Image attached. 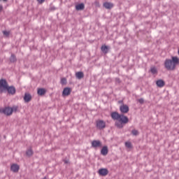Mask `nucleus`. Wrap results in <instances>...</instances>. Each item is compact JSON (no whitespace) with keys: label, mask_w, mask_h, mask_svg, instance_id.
<instances>
[{"label":"nucleus","mask_w":179,"mask_h":179,"mask_svg":"<svg viewBox=\"0 0 179 179\" xmlns=\"http://www.w3.org/2000/svg\"><path fill=\"white\" fill-rule=\"evenodd\" d=\"M24 101L25 103H29L31 101V95L29 93H25L24 96Z\"/></svg>","instance_id":"obj_14"},{"label":"nucleus","mask_w":179,"mask_h":179,"mask_svg":"<svg viewBox=\"0 0 179 179\" xmlns=\"http://www.w3.org/2000/svg\"><path fill=\"white\" fill-rule=\"evenodd\" d=\"M2 9H3V7H2V6H1V10H2Z\"/></svg>","instance_id":"obj_34"},{"label":"nucleus","mask_w":179,"mask_h":179,"mask_svg":"<svg viewBox=\"0 0 179 179\" xmlns=\"http://www.w3.org/2000/svg\"><path fill=\"white\" fill-rule=\"evenodd\" d=\"M98 174H99V176H101L102 177H106V176L108 174V169L104 168L100 169L98 171Z\"/></svg>","instance_id":"obj_6"},{"label":"nucleus","mask_w":179,"mask_h":179,"mask_svg":"<svg viewBox=\"0 0 179 179\" xmlns=\"http://www.w3.org/2000/svg\"><path fill=\"white\" fill-rule=\"evenodd\" d=\"M101 50L102 52H103V54H108L109 48H108V46L103 45L101 46Z\"/></svg>","instance_id":"obj_18"},{"label":"nucleus","mask_w":179,"mask_h":179,"mask_svg":"<svg viewBox=\"0 0 179 179\" xmlns=\"http://www.w3.org/2000/svg\"><path fill=\"white\" fill-rule=\"evenodd\" d=\"M37 93H38V96H44V94H45V93H47V90L44 88H38Z\"/></svg>","instance_id":"obj_16"},{"label":"nucleus","mask_w":179,"mask_h":179,"mask_svg":"<svg viewBox=\"0 0 179 179\" xmlns=\"http://www.w3.org/2000/svg\"><path fill=\"white\" fill-rule=\"evenodd\" d=\"M118 121L122 122V124H128V122H129V119L128 117L124 115V114H121Z\"/></svg>","instance_id":"obj_4"},{"label":"nucleus","mask_w":179,"mask_h":179,"mask_svg":"<svg viewBox=\"0 0 179 179\" xmlns=\"http://www.w3.org/2000/svg\"><path fill=\"white\" fill-rule=\"evenodd\" d=\"M0 12H1V5H0Z\"/></svg>","instance_id":"obj_36"},{"label":"nucleus","mask_w":179,"mask_h":179,"mask_svg":"<svg viewBox=\"0 0 179 179\" xmlns=\"http://www.w3.org/2000/svg\"><path fill=\"white\" fill-rule=\"evenodd\" d=\"M0 93H1V79H0Z\"/></svg>","instance_id":"obj_32"},{"label":"nucleus","mask_w":179,"mask_h":179,"mask_svg":"<svg viewBox=\"0 0 179 179\" xmlns=\"http://www.w3.org/2000/svg\"><path fill=\"white\" fill-rule=\"evenodd\" d=\"M0 113H1V108H0Z\"/></svg>","instance_id":"obj_37"},{"label":"nucleus","mask_w":179,"mask_h":179,"mask_svg":"<svg viewBox=\"0 0 179 179\" xmlns=\"http://www.w3.org/2000/svg\"><path fill=\"white\" fill-rule=\"evenodd\" d=\"M179 64V58L178 57H172L171 59H166L164 62V68L167 71H174L176 66Z\"/></svg>","instance_id":"obj_2"},{"label":"nucleus","mask_w":179,"mask_h":179,"mask_svg":"<svg viewBox=\"0 0 179 179\" xmlns=\"http://www.w3.org/2000/svg\"><path fill=\"white\" fill-rule=\"evenodd\" d=\"M20 169V166H19L17 164H13L10 166V171H13V173H18Z\"/></svg>","instance_id":"obj_9"},{"label":"nucleus","mask_w":179,"mask_h":179,"mask_svg":"<svg viewBox=\"0 0 179 179\" xmlns=\"http://www.w3.org/2000/svg\"><path fill=\"white\" fill-rule=\"evenodd\" d=\"M38 3H43V2H45V0H37Z\"/></svg>","instance_id":"obj_30"},{"label":"nucleus","mask_w":179,"mask_h":179,"mask_svg":"<svg viewBox=\"0 0 179 179\" xmlns=\"http://www.w3.org/2000/svg\"><path fill=\"white\" fill-rule=\"evenodd\" d=\"M120 110L122 114H127L129 111V107L127 105H122L120 107Z\"/></svg>","instance_id":"obj_7"},{"label":"nucleus","mask_w":179,"mask_h":179,"mask_svg":"<svg viewBox=\"0 0 179 179\" xmlns=\"http://www.w3.org/2000/svg\"><path fill=\"white\" fill-rule=\"evenodd\" d=\"M122 124L123 123L122 122L119 121V122H115V127L121 129L122 128H124V125Z\"/></svg>","instance_id":"obj_22"},{"label":"nucleus","mask_w":179,"mask_h":179,"mask_svg":"<svg viewBox=\"0 0 179 179\" xmlns=\"http://www.w3.org/2000/svg\"><path fill=\"white\" fill-rule=\"evenodd\" d=\"M138 103H140V104H143V103L145 102V100H143V98H141L139 99H138Z\"/></svg>","instance_id":"obj_29"},{"label":"nucleus","mask_w":179,"mask_h":179,"mask_svg":"<svg viewBox=\"0 0 179 179\" xmlns=\"http://www.w3.org/2000/svg\"><path fill=\"white\" fill-rule=\"evenodd\" d=\"M12 108L10 106L6 107L4 109L1 110V113L5 114V115H12Z\"/></svg>","instance_id":"obj_5"},{"label":"nucleus","mask_w":179,"mask_h":179,"mask_svg":"<svg viewBox=\"0 0 179 179\" xmlns=\"http://www.w3.org/2000/svg\"><path fill=\"white\" fill-rule=\"evenodd\" d=\"M125 146L128 148V149H132V143H131V142H126Z\"/></svg>","instance_id":"obj_26"},{"label":"nucleus","mask_w":179,"mask_h":179,"mask_svg":"<svg viewBox=\"0 0 179 179\" xmlns=\"http://www.w3.org/2000/svg\"><path fill=\"white\" fill-rule=\"evenodd\" d=\"M33 150H31V148H29L28 149L27 151H26V155L28 157H31V156H33Z\"/></svg>","instance_id":"obj_21"},{"label":"nucleus","mask_w":179,"mask_h":179,"mask_svg":"<svg viewBox=\"0 0 179 179\" xmlns=\"http://www.w3.org/2000/svg\"><path fill=\"white\" fill-rule=\"evenodd\" d=\"M64 163L66 164V163H68V161H65Z\"/></svg>","instance_id":"obj_33"},{"label":"nucleus","mask_w":179,"mask_h":179,"mask_svg":"<svg viewBox=\"0 0 179 179\" xmlns=\"http://www.w3.org/2000/svg\"><path fill=\"white\" fill-rule=\"evenodd\" d=\"M18 108H19V106H13V107H11L12 114L13 113H16V111H17Z\"/></svg>","instance_id":"obj_24"},{"label":"nucleus","mask_w":179,"mask_h":179,"mask_svg":"<svg viewBox=\"0 0 179 179\" xmlns=\"http://www.w3.org/2000/svg\"><path fill=\"white\" fill-rule=\"evenodd\" d=\"M3 2H8V0H2Z\"/></svg>","instance_id":"obj_31"},{"label":"nucleus","mask_w":179,"mask_h":179,"mask_svg":"<svg viewBox=\"0 0 179 179\" xmlns=\"http://www.w3.org/2000/svg\"><path fill=\"white\" fill-rule=\"evenodd\" d=\"M131 134L134 135V136H138V135H139V131H138L136 129H133L131 131Z\"/></svg>","instance_id":"obj_25"},{"label":"nucleus","mask_w":179,"mask_h":179,"mask_svg":"<svg viewBox=\"0 0 179 179\" xmlns=\"http://www.w3.org/2000/svg\"><path fill=\"white\" fill-rule=\"evenodd\" d=\"M156 85L158 87H163L166 85V83L163 80H158L156 82Z\"/></svg>","instance_id":"obj_17"},{"label":"nucleus","mask_w":179,"mask_h":179,"mask_svg":"<svg viewBox=\"0 0 179 179\" xmlns=\"http://www.w3.org/2000/svg\"><path fill=\"white\" fill-rule=\"evenodd\" d=\"M3 34L5 37H9V36L10 35V31H3Z\"/></svg>","instance_id":"obj_27"},{"label":"nucleus","mask_w":179,"mask_h":179,"mask_svg":"<svg viewBox=\"0 0 179 179\" xmlns=\"http://www.w3.org/2000/svg\"><path fill=\"white\" fill-rule=\"evenodd\" d=\"M16 61H17L16 55H15V54H11V56L10 57V62L13 64L14 62H16Z\"/></svg>","instance_id":"obj_20"},{"label":"nucleus","mask_w":179,"mask_h":179,"mask_svg":"<svg viewBox=\"0 0 179 179\" xmlns=\"http://www.w3.org/2000/svg\"><path fill=\"white\" fill-rule=\"evenodd\" d=\"M110 117L113 118V120H117L119 121L120 118H121V115L117 112H113L111 113Z\"/></svg>","instance_id":"obj_12"},{"label":"nucleus","mask_w":179,"mask_h":179,"mask_svg":"<svg viewBox=\"0 0 179 179\" xmlns=\"http://www.w3.org/2000/svg\"><path fill=\"white\" fill-rule=\"evenodd\" d=\"M119 103H122V101H119Z\"/></svg>","instance_id":"obj_35"},{"label":"nucleus","mask_w":179,"mask_h":179,"mask_svg":"<svg viewBox=\"0 0 179 179\" xmlns=\"http://www.w3.org/2000/svg\"><path fill=\"white\" fill-rule=\"evenodd\" d=\"M71 92H72V90L71 89V87H65L63 90L62 96H69V94H71Z\"/></svg>","instance_id":"obj_10"},{"label":"nucleus","mask_w":179,"mask_h":179,"mask_svg":"<svg viewBox=\"0 0 179 179\" xmlns=\"http://www.w3.org/2000/svg\"><path fill=\"white\" fill-rule=\"evenodd\" d=\"M1 93H8V94L15 96V94H16V87H15L13 85L9 86V83H8L6 79L1 78Z\"/></svg>","instance_id":"obj_1"},{"label":"nucleus","mask_w":179,"mask_h":179,"mask_svg":"<svg viewBox=\"0 0 179 179\" xmlns=\"http://www.w3.org/2000/svg\"><path fill=\"white\" fill-rule=\"evenodd\" d=\"M101 155L103 156H107V155H108V147L107 145H105L102 148L101 150Z\"/></svg>","instance_id":"obj_13"},{"label":"nucleus","mask_w":179,"mask_h":179,"mask_svg":"<svg viewBox=\"0 0 179 179\" xmlns=\"http://www.w3.org/2000/svg\"><path fill=\"white\" fill-rule=\"evenodd\" d=\"M85 9V3H80L76 5V10H83Z\"/></svg>","instance_id":"obj_15"},{"label":"nucleus","mask_w":179,"mask_h":179,"mask_svg":"<svg viewBox=\"0 0 179 179\" xmlns=\"http://www.w3.org/2000/svg\"><path fill=\"white\" fill-rule=\"evenodd\" d=\"M150 72L152 75H156V73H157V69H156V67H152L150 69Z\"/></svg>","instance_id":"obj_23"},{"label":"nucleus","mask_w":179,"mask_h":179,"mask_svg":"<svg viewBox=\"0 0 179 179\" xmlns=\"http://www.w3.org/2000/svg\"><path fill=\"white\" fill-rule=\"evenodd\" d=\"M103 146V145L101 144V142L99 140H94L92 142V148H101Z\"/></svg>","instance_id":"obj_8"},{"label":"nucleus","mask_w":179,"mask_h":179,"mask_svg":"<svg viewBox=\"0 0 179 179\" xmlns=\"http://www.w3.org/2000/svg\"><path fill=\"white\" fill-rule=\"evenodd\" d=\"M103 6L106 9H113V8H114V4L113 3L106 1L103 3Z\"/></svg>","instance_id":"obj_11"},{"label":"nucleus","mask_w":179,"mask_h":179,"mask_svg":"<svg viewBox=\"0 0 179 179\" xmlns=\"http://www.w3.org/2000/svg\"><path fill=\"white\" fill-rule=\"evenodd\" d=\"M84 77H85V74L83 73V72L78 71L76 73V78H77V79H83V78Z\"/></svg>","instance_id":"obj_19"},{"label":"nucleus","mask_w":179,"mask_h":179,"mask_svg":"<svg viewBox=\"0 0 179 179\" xmlns=\"http://www.w3.org/2000/svg\"><path fill=\"white\" fill-rule=\"evenodd\" d=\"M61 85H66V78H62L60 81Z\"/></svg>","instance_id":"obj_28"},{"label":"nucleus","mask_w":179,"mask_h":179,"mask_svg":"<svg viewBox=\"0 0 179 179\" xmlns=\"http://www.w3.org/2000/svg\"><path fill=\"white\" fill-rule=\"evenodd\" d=\"M96 127L98 129H104L106 128V122L103 120H97Z\"/></svg>","instance_id":"obj_3"}]
</instances>
